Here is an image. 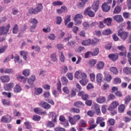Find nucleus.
<instances>
[{"mask_svg": "<svg viewBox=\"0 0 131 131\" xmlns=\"http://www.w3.org/2000/svg\"><path fill=\"white\" fill-rule=\"evenodd\" d=\"M81 119V117L79 115H75L72 117L69 116V121L71 125L76 124L77 121H79Z\"/></svg>", "mask_w": 131, "mask_h": 131, "instance_id": "1", "label": "nucleus"}, {"mask_svg": "<svg viewBox=\"0 0 131 131\" xmlns=\"http://www.w3.org/2000/svg\"><path fill=\"white\" fill-rule=\"evenodd\" d=\"M118 36L120 37L121 39L123 41H125L128 38L129 35V33L126 31H121L119 30L118 31Z\"/></svg>", "mask_w": 131, "mask_h": 131, "instance_id": "2", "label": "nucleus"}, {"mask_svg": "<svg viewBox=\"0 0 131 131\" xmlns=\"http://www.w3.org/2000/svg\"><path fill=\"white\" fill-rule=\"evenodd\" d=\"M88 77L86 74L81 71H77L75 73V78L77 79H81L83 78Z\"/></svg>", "mask_w": 131, "mask_h": 131, "instance_id": "3", "label": "nucleus"}, {"mask_svg": "<svg viewBox=\"0 0 131 131\" xmlns=\"http://www.w3.org/2000/svg\"><path fill=\"white\" fill-rule=\"evenodd\" d=\"M83 18L82 14H76L73 18V20L75 21V25L79 26L82 24L81 19Z\"/></svg>", "mask_w": 131, "mask_h": 131, "instance_id": "4", "label": "nucleus"}, {"mask_svg": "<svg viewBox=\"0 0 131 131\" xmlns=\"http://www.w3.org/2000/svg\"><path fill=\"white\" fill-rule=\"evenodd\" d=\"M11 27L10 24H8L6 27H0V36L6 35L7 33H8L9 31V29Z\"/></svg>", "mask_w": 131, "mask_h": 131, "instance_id": "5", "label": "nucleus"}, {"mask_svg": "<svg viewBox=\"0 0 131 131\" xmlns=\"http://www.w3.org/2000/svg\"><path fill=\"white\" fill-rule=\"evenodd\" d=\"M12 121L11 116L9 115H6L2 117L1 121L5 123H9Z\"/></svg>", "mask_w": 131, "mask_h": 131, "instance_id": "6", "label": "nucleus"}, {"mask_svg": "<svg viewBox=\"0 0 131 131\" xmlns=\"http://www.w3.org/2000/svg\"><path fill=\"white\" fill-rule=\"evenodd\" d=\"M108 57L113 62H115L119 59V54L117 53L110 54L108 55Z\"/></svg>", "mask_w": 131, "mask_h": 131, "instance_id": "7", "label": "nucleus"}, {"mask_svg": "<svg viewBox=\"0 0 131 131\" xmlns=\"http://www.w3.org/2000/svg\"><path fill=\"white\" fill-rule=\"evenodd\" d=\"M78 96L81 97L82 100L85 101L89 98V96L88 94H86L84 91L78 92Z\"/></svg>", "mask_w": 131, "mask_h": 131, "instance_id": "8", "label": "nucleus"}, {"mask_svg": "<svg viewBox=\"0 0 131 131\" xmlns=\"http://www.w3.org/2000/svg\"><path fill=\"white\" fill-rule=\"evenodd\" d=\"M113 19L117 23H122L124 20L121 15H116L113 17Z\"/></svg>", "mask_w": 131, "mask_h": 131, "instance_id": "9", "label": "nucleus"}, {"mask_svg": "<svg viewBox=\"0 0 131 131\" xmlns=\"http://www.w3.org/2000/svg\"><path fill=\"white\" fill-rule=\"evenodd\" d=\"M49 117L52 119V121L55 123H57V115L56 113L55 112H50L49 114Z\"/></svg>", "mask_w": 131, "mask_h": 131, "instance_id": "10", "label": "nucleus"}, {"mask_svg": "<svg viewBox=\"0 0 131 131\" xmlns=\"http://www.w3.org/2000/svg\"><path fill=\"white\" fill-rule=\"evenodd\" d=\"M0 73L2 74H12L14 73L12 69H5V70L3 68L0 69Z\"/></svg>", "mask_w": 131, "mask_h": 131, "instance_id": "11", "label": "nucleus"}, {"mask_svg": "<svg viewBox=\"0 0 131 131\" xmlns=\"http://www.w3.org/2000/svg\"><path fill=\"white\" fill-rule=\"evenodd\" d=\"M14 83L13 82H10L4 85V89L5 91H11L12 89L14 88Z\"/></svg>", "mask_w": 131, "mask_h": 131, "instance_id": "12", "label": "nucleus"}, {"mask_svg": "<svg viewBox=\"0 0 131 131\" xmlns=\"http://www.w3.org/2000/svg\"><path fill=\"white\" fill-rule=\"evenodd\" d=\"M0 80L2 83H8L10 81V76L9 75L1 76Z\"/></svg>", "mask_w": 131, "mask_h": 131, "instance_id": "13", "label": "nucleus"}, {"mask_svg": "<svg viewBox=\"0 0 131 131\" xmlns=\"http://www.w3.org/2000/svg\"><path fill=\"white\" fill-rule=\"evenodd\" d=\"M119 103L117 101H113L112 102L111 104L108 108H107L108 111H112L116 108L118 106H119Z\"/></svg>", "mask_w": 131, "mask_h": 131, "instance_id": "14", "label": "nucleus"}, {"mask_svg": "<svg viewBox=\"0 0 131 131\" xmlns=\"http://www.w3.org/2000/svg\"><path fill=\"white\" fill-rule=\"evenodd\" d=\"M36 80V78L35 75H31L29 79H28V84L33 85Z\"/></svg>", "mask_w": 131, "mask_h": 131, "instance_id": "15", "label": "nucleus"}, {"mask_svg": "<svg viewBox=\"0 0 131 131\" xmlns=\"http://www.w3.org/2000/svg\"><path fill=\"white\" fill-rule=\"evenodd\" d=\"M40 105L42 108H44L45 110H49L51 108V105H50L49 103L43 101H41L40 103Z\"/></svg>", "mask_w": 131, "mask_h": 131, "instance_id": "16", "label": "nucleus"}, {"mask_svg": "<svg viewBox=\"0 0 131 131\" xmlns=\"http://www.w3.org/2000/svg\"><path fill=\"white\" fill-rule=\"evenodd\" d=\"M102 10L103 12H107L111 9V6L107 3H104L102 6Z\"/></svg>", "mask_w": 131, "mask_h": 131, "instance_id": "17", "label": "nucleus"}, {"mask_svg": "<svg viewBox=\"0 0 131 131\" xmlns=\"http://www.w3.org/2000/svg\"><path fill=\"white\" fill-rule=\"evenodd\" d=\"M112 19L110 17H107L105 19H104L103 20V23L104 24H106V26L110 27L112 26Z\"/></svg>", "mask_w": 131, "mask_h": 131, "instance_id": "18", "label": "nucleus"}, {"mask_svg": "<svg viewBox=\"0 0 131 131\" xmlns=\"http://www.w3.org/2000/svg\"><path fill=\"white\" fill-rule=\"evenodd\" d=\"M84 14L85 15H88L90 17H93L95 16V12L93 11L90 10L89 9H86L84 11Z\"/></svg>", "mask_w": 131, "mask_h": 131, "instance_id": "19", "label": "nucleus"}, {"mask_svg": "<svg viewBox=\"0 0 131 131\" xmlns=\"http://www.w3.org/2000/svg\"><path fill=\"white\" fill-rule=\"evenodd\" d=\"M99 1H97L93 3L92 5V9L95 12H97V10L99 9Z\"/></svg>", "mask_w": 131, "mask_h": 131, "instance_id": "20", "label": "nucleus"}, {"mask_svg": "<svg viewBox=\"0 0 131 131\" xmlns=\"http://www.w3.org/2000/svg\"><path fill=\"white\" fill-rule=\"evenodd\" d=\"M104 79L108 82H111L112 77V75L107 73V72H104Z\"/></svg>", "mask_w": 131, "mask_h": 131, "instance_id": "21", "label": "nucleus"}, {"mask_svg": "<svg viewBox=\"0 0 131 131\" xmlns=\"http://www.w3.org/2000/svg\"><path fill=\"white\" fill-rule=\"evenodd\" d=\"M38 11L35 9L34 8H31L28 12V15L30 16L32 14H38Z\"/></svg>", "mask_w": 131, "mask_h": 131, "instance_id": "22", "label": "nucleus"}, {"mask_svg": "<svg viewBox=\"0 0 131 131\" xmlns=\"http://www.w3.org/2000/svg\"><path fill=\"white\" fill-rule=\"evenodd\" d=\"M97 102L98 103L102 104V103H105L106 102V98L104 96L99 97L97 99Z\"/></svg>", "mask_w": 131, "mask_h": 131, "instance_id": "23", "label": "nucleus"}, {"mask_svg": "<svg viewBox=\"0 0 131 131\" xmlns=\"http://www.w3.org/2000/svg\"><path fill=\"white\" fill-rule=\"evenodd\" d=\"M124 105H128L131 101V95H128L124 97Z\"/></svg>", "mask_w": 131, "mask_h": 131, "instance_id": "24", "label": "nucleus"}, {"mask_svg": "<svg viewBox=\"0 0 131 131\" xmlns=\"http://www.w3.org/2000/svg\"><path fill=\"white\" fill-rule=\"evenodd\" d=\"M105 63L103 61H99L97 64V68L99 70H102L104 67Z\"/></svg>", "mask_w": 131, "mask_h": 131, "instance_id": "25", "label": "nucleus"}, {"mask_svg": "<svg viewBox=\"0 0 131 131\" xmlns=\"http://www.w3.org/2000/svg\"><path fill=\"white\" fill-rule=\"evenodd\" d=\"M123 72L126 75H131V68L125 67L123 69Z\"/></svg>", "mask_w": 131, "mask_h": 131, "instance_id": "26", "label": "nucleus"}, {"mask_svg": "<svg viewBox=\"0 0 131 131\" xmlns=\"http://www.w3.org/2000/svg\"><path fill=\"white\" fill-rule=\"evenodd\" d=\"M97 81L98 83H100L102 81L103 75L101 73H98L96 76Z\"/></svg>", "mask_w": 131, "mask_h": 131, "instance_id": "27", "label": "nucleus"}, {"mask_svg": "<svg viewBox=\"0 0 131 131\" xmlns=\"http://www.w3.org/2000/svg\"><path fill=\"white\" fill-rule=\"evenodd\" d=\"M79 126L82 128H85L86 127L87 122L85 120H80L79 121Z\"/></svg>", "mask_w": 131, "mask_h": 131, "instance_id": "28", "label": "nucleus"}, {"mask_svg": "<svg viewBox=\"0 0 131 131\" xmlns=\"http://www.w3.org/2000/svg\"><path fill=\"white\" fill-rule=\"evenodd\" d=\"M16 79H17L18 81H20L24 84L26 83V78L22 75H18L17 77H16Z\"/></svg>", "mask_w": 131, "mask_h": 131, "instance_id": "29", "label": "nucleus"}, {"mask_svg": "<svg viewBox=\"0 0 131 131\" xmlns=\"http://www.w3.org/2000/svg\"><path fill=\"white\" fill-rule=\"evenodd\" d=\"M87 77L82 78L81 80H80V83L82 86H85L86 84H88L89 80L86 78Z\"/></svg>", "mask_w": 131, "mask_h": 131, "instance_id": "30", "label": "nucleus"}, {"mask_svg": "<svg viewBox=\"0 0 131 131\" xmlns=\"http://www.w3.org/2000/svg\"><path fill=\"white\" fill-rule=\"evenodd\" d=\"M34 112L36 114H38L40 115H42L43 114H46V112H42L41 110L39 108H35L34 110Z\"/></svg>", "mask_w": 131, "mask_h": 131, "instance_id": "31", "label": "nucleus"}, {"mask_svg": "<svg viewBox=\"0 0 131 131\" xmlns=\"http://www.w3.org/2000/svg\"><path fill=\"white\" fill-rule=\"evenodd\" d=\"M42 92H43V89L42 88H35L34 94L37 96H38L41 94L42 93Z\"/></svg>", "mask_w": 131, "mask_h": 131, "instance_id": "32", "label": "nucleus"}, {"mask_svg": "<svg viewBox=\"0 0 131 131\" xmlns=\"http://www.w3.org/2000/svg\"><path fill=\"white\" fill-rule=\"evenodd\" d=\"M81 45L84 46H89L91 45V39H88L87 40H82L81 42Z\"/></svg>", "mask_w": 131, "mask_h": 131, "instance_id": "33", "label": "nucleus"}, {"mask_svg": "<svg viewBox=\"0 0 131 131\" xmlns=\"http://www.w3.org/2000/svg\"><path fill=\"white\" fill-rule=\"evenodd\" d=\"M21 91V89L19 85L16 84L14 88H13V92L16 94L20 93Z\"/></svg>", "mask_w": 131, "mask_h": 131, "instance_id": "34", "label": "nucleus"}, {"mask_svg": "<svg viewBox=\"0 0 131 131\" xmlns=\"http://www.w3.org/2000/svg\"><path fill=\"white\" fill-rule=\"evenodd\" d=\"M59 58L61 62H65L66 58L62 52H59Z\"/></svg>", "mask_w": 131, "mask_h": 131, "instance_id": "35", "label": "nucleus"}, {"mask_svg": "<svg viewBox=\"0 0 131 131\" xmlns=\"http://www.w3.org/2000/svg\"><path fill=\"white\" fill-rule=\"evenodd\" d=\"M125 106L124 104H121L118 106V112L119 113H122L124 112Z\"/></svg>", "mask_w": 131, "mask_h": 131, "instance_id": "36", "label": "nucleus"}, {"mask_svg": "<svg viewBox=\"0 0 131 131\" xmlns=\"http://www.w3.org/2000/svg\"><path fill=\"white\" fill-rule=\"evenodd\" d=\"M121 7H120L119 6H117L114 10V14H119L121 12Z\"/></svg>", "mask_w": 131, "mask_h": 131, "instance_id": "37", "label": "nucleus"}, {"mask_svg": "<svg viewBox=\"0 0 131 131\" xmlns=\"http://www.w3.org/2000/svg\"><path fill=\"white\" fill-rule=\"evenodd\" d=\"M50 58H51L52 61L54 62L58 61V58L56 53L50 54Z\"/></svg>", "mask_w": 131, "mask_h": 131, "instance_id": "38", "label": "nucleus"}, {"mask_svg": "<svg viewBox=\"0 0 131 131\" xmlns=\"http://www.w3.org/2000/svg\"><path fill=\"white\" fill-rule=\"evenodd\" d=\"M73 105L77 107V108H79L80 107V106L83 107L84 106L85 104L84 103H83L81 101H77L75 102Z\"/></svg>", "mask_w": 131, "mask_h": 131, "instance_id": "39", "label": "nucleus"}, {"mask_svg": "<svg viewBox=\"0 0 131 131\" xmlns=\"http://www.w3.org/2000/svg\"><path fill=\"white\" fill-rule=\"evenodd\" d=\"M22 75L26 77H28L30 75V69H24L22 72Z\"/></svg>", "mask_w": 131, "mask_h": 131, "instance_id": "40", "label": "nucleus"}, {"mask_svg": "<svg viewBox=\"0 0 131 131\" xmlns=\"http://www.w3.org/2000/svg\"><path fill=\"white\" fill-rule=\"evenodd\" d=\"M110 70L111 71V72L114 73V75H118L119 74V71L114 67L110 68Z\"/></svg>", "mask_w": 131, "mask_h": 131, "instance_id": "41", "label": "nucleus"}, {"mask_svg": "<svg viewBox=\"0 0 131 131\" xmlns=\"http://www.w3.org/2000/svg\"><path fill=\"white\" fill-rule=\"evenodd\" d=\"M61 85L60 80L56 83V89L58 90L59 94H62V90L61 89Z\"/></svg>", "mask_w": 131, "mask_h": 131, "instance_id": "42", "label": "nucleus"}, {"mask_svg": "<svg viewBox=\"0 0 131 131\" xmlns=\"http://www.w3.org/2000/svg\"><path fill=\"white\" fill-rule=\"evenodd\" d=\"M61 82H62L63 85L66 86L69 83L68 79L66 77H62L61 78Z\"/></svg>", "mask_w": 131, "mask_h": 131, "instance_id": "43", "label": "nucleus"}, {"mask_svg": "<svg viewBox=\"0 0 131 131\" xmlns=\"http://www.w3.org/2000/svg\"><path fill=\"white\" fill-rule=\"evenodd\" d=\"M71 15H68L66 18H64V25L66 26L68 25V24L71 20Z\"/></svg>", "mask_w": 131, "mask_h": 131, "instance_id": "44", "label": "nucleus"}, {"mask_svg": "<svg viewBox=\"0 0 131 131\" xmlns=\"http://www.w3.org/2000/svg\"><path fill=\"white\" fill-rule=\"evenodd\" d=\"M70 112L74 114H79L80 113V111L77 108H71L70 109Z\"/></svg>", "mask_w": 131, "mask_h": 131, "instance_id": "45", "label": "nucleus"}, {"mask_svg": "<svg viewBox=\"0 0 131 131\" xmlns=\"http://www.w3.org/2000/svg\"><path fill=\"white\" fill-rule=\"evenodd\" d=\"M95 111H96V114L97 115H99V114L101 113V111H100V105L98 104H96L95 105Z\"/></svg>", "mask_w": 131, "mask_h": 131, "instance_id": "46", "label": "nucleus"}, {"mask_svg": "<svg viewBox=\"0 0 131 131\" xmlns=\"http://www.w3.org/2000/svg\"><path fill=\"white\" fill-rule=\"evenodd\" d=\"M42 9H43L42 4L40 3L38 4L37 7H36L35 8V10H36V11H38V12H40L42 11Z\"/></svg>", "mask_w": 131, "mask_h": 131, "instance_id": "47", "label": "nucleus"}, {"mask_svg": "<svg viewBox=\"0 0 131 131\" xmlns=\"http://www.w3.org/2000/svg\"><path fill=\"white\" fill-rule=\"evenodd\" d=\"M122 83V80L120 78L117 77L114 79V83L115 84H121Z\"/></svg>", "mask_w": 131, "mask_h": 131, "instance_id": "48", "label": "nucleus"}, {"mask_svg": "<svg viewBox=\"0 0 131 131\" xmlns=\"http://www.w3.org/2000/svg\"><path fill=\"white\" fill-rule=\"evenodd\" d=\"M103 35H110L112 34V31L110 29H106L102 32Z\"/></svg>", "mask_w": 131, "mask_h": 131, "instance_id": "49", "label": "nucleus"}, {"mask_svg": "<svg viewBox=\"0 0 131 131\" xmlns=\"http://www.w3.org/2000/svg\"><path fill=\"white\" fill-rule=\"evenodd\" d=\"M20 54L21 56H23L24 59L26 60L27 58V55H28V52L24 51H21Z\"/></svg>", "mask_w": 131, "mask_h": 131, "instance_id": "50", "label": "nucleus"}, {"mask_svg": "<svg viewBox=\"0 0 131 131\" xmlns=\"http://www.w3.org/2000/svg\"><path fill=\"white\" fill-rule=\"evenodd\" d=\"M97 63V61L95 59H90L89 60V64L90 67H94L95 65H96Z\"/></svg>", "mask_w": 131, "mask_h": 131, "instance_id": "51", "label": "nucleus"}, {"mask_svg": "<svg viewBox=\"0 0 131 131\" xmlns=\"http://www.w3.org/2000/svg\"><path fill=\"white\" fill-rule=\"evenodd\" d=\"M2 104H3L5 105L9 106L10 105H11V102L7 100L6 99H2Z\"/></svg>", "mask_w": 131, "mask_h": 131, "instance_id": "52", "label": "nucleus"}, {"mask_svg": "<svg viewBox=\"0 0 131 131\" xmlns=\"http://www.w3.org/2000/svg\"><path fill=\"white\" fill-rule=\"evenodd\" d=\"M90 42L91 45H96L99 42V39L97 38H94L92 40L90 39Z\"/></svg>", "mask_w": 131, "mask_h": 131, "instance_id": "53", "label": "nucleus"}, {"mask_svg": "<svg viewBox=\"0 0 131 131\" xmlns=\"http://www.w3.org/2000/svg\"><path fill=\"white\" fill-rule=\"evenodd\" d=\"M56 25H60L61 23H62V17L60 16H57L56 17Z\"/></svg>", "mask_w": 131, "mask_h": 131, "instance_id": "54", "label": "nucleus"}, {"mask_svg": "<svg viewBox=\"0 0 131 131\" xmlns=\"http://www.w3.org/2000/svg\"><path fill=\"white\" fill-rule=\"evenodd\" d=\"M85 48L82 47H79L75 50V52L78 53H81V52L84 51Z\"/></svg>", "mask_w": 131, "mask_h": 131, "instance_id": "55", "label": "nucleus"}, {"mask_svg": "<svg viewBox=\"0 0 131 131\" xmlns=\"http://www.w3.org/2000/svg\"><path fill=\"white\" fill-rule=\"evenodd\" d=\"M99 49L98 48H96L92 53V56H97V55L99 54Z\"/></svg>", "mask_w": 131, "mask_h": 131, "instance_id": "56", "label": "nucleus"}, {"mask_svg": "<svg viewBox=\"0 0 131 131\" xmlns=\"http://www.w3.org/2000/svg\"><path fill=\"white\" fill-rule=\"evenodd\" d=\"M90 80L92 82H94L96 81V75H95L94 73H92L90 74Z\"/></svg>", "mask_w": 131, "mask_h": 131, "instance_id": "57", "label": "nucleus"}, {"mask_svg": "<svg viewBox=\"0 0 131 131\" xmlns=\"http://www.w3.org/2000/svg\"><path fill=\"white\" fill-rule=\"evenodd\" d=\"M30 23L32 24L33 25L36 26L38 23V20L35 18H32L30 19Z\"/></svg>", "mask_w": 131, "mask_h": 131, "instance_id": "58", "label": "nucleus"}, {"mask_svg": "<svg viewBox=\"0 0 131 131\" xmlns=\"http://www.w3.org/2000/svg\"><path fill=\"white\" fill-rule=\"evenodd\" d=\"M18 30H19L18 25L15 24L14 27L13 28V33L17 34V33H18Z\"/></svg>", "mask_w": 131, "mask_h": 131, "instance_id": "59", "label": "nucleus"}, {"mask_svg": "<svg viewBox=\"0 0 131 131\" xmlns=\"http://www.w3.org/2000/svg\"><path fill=\"white\" fill-rule=\"evenodd\" d=\"M107 123L110 124V126H114L115 123V120L114 119H109L108 120H107Z\"/></svg>", "mask_w": 131, "mask_h": 131, "instance_id": "60", "label": "nucleus"}, {"mask_svg": "<svg viewBox=\"0 0 131 131\" xmlns=\"http://www.w3.org/2000/svg\"><path fill=\"white\" fill-rule=\"evenodd\" d=\"M130 13L129 12H123V16L124 19H128L130 18Z\"/></svg>", "mask_w": 131, "mask_h": 131, "instance_id": "61", "label": "nucleus"}, {"mask_svg": "<svg viewBox=\"0 0 131 131\" xmlns=\"http://www.w3.org/2000/svg\"><path fill=\"white\" fill-rule=\"evenodd\" d=\"M117 49L120 50L121 52H126V48L123 45H121L120 46H118Z\"/></svg>", "mask_w": 131, "mask_h": 131, "instance_id": "62", "label": "nucleus"}, {"mask_svg": "<svg viewBox=\"0 0 131 131\" xmlns=\"http://www.w3.org/2000/svg\"><path fill=\"white\" fill-rule=\"evenodd\" d=\"M47 127H49V128H52V127H54L55 124L51 121H49L47 123Z\"/></svg>", "mask_w": 131, "mask_h": 131, "instance_id": "63", "label": "nucleus"}, {"mask_svg": "<svg viewBox=\"0 0 131 131\" xmlns=\"http://www.w3.org/2000/svg\"><path fill=\"white\" fill-rule=\"evenodd\" d=\"M55 131H66V129L62 127H56L54 128Z\"/></svg>", "mask_w": 131, "mask_h": 131, "instance_id": "64", "label": "nucleus"}]
</instances>
